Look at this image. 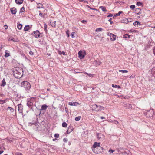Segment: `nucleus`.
Segmentation results:
<instances>
[{
	"mask_svg": "<svg viewBox=\"0 0 155 155\" xmlns=\"http://www.w3.org/2000/svg\"><path fill=\"white\" fill-rule=\"evenodd\" d=\"M11 13L13 14H15L17 12V9L15 7H13L10 9Z\"/></svg>",
	"mask_w": 155,
	"mask_h": 155,
	"instance_id": "9",
	"label": "nucleus"
},
{
	"mask_svg": "<svg viewBox=\"0 0 155 155\" xmlns=\"http://www.w3.org/2000/svg\"><path fill=\"white\" fill-rule=\"evenodd\" d=\"M102 30V29L101 28H97L96 30V31L97 32H99L101 31Z\"/></svg>",
	"mask_w": 155,
	"mask_h": 155,
	"instance_id": "31",
	"label": "nucleus"
},
{
	"mask_svg": "<svg viewBox=\"0 0 155 155\" xmlns=\"http://www.w3.org/2000/svg\"><path fill=\"white\" fill-rule=\"evenodd\" d=\"M22 26V25L21 24H19L17 26L19 30H20L21 29Z\"/></svg>",
	"mask_w": 155,
	"mask_h": 155,
	"instance_id": "24",
	"label": "nucleus"
},
{
	"mask_svg": "<svg viewBox=\"0 0 155 155\" xmlns=\"http://www.w3.org/2000/svg\"><path fill=\"white\" fill-rule=\"evenodd\" d=\"M123 38H130V36L128 34H126L123 35Z\"/></svg>",
	"mask_w": 155,
	"mask_h": 155,
	"instance_id": "23",
	"label": "nucleus"
},
{
	"mask_svg": "<svg viewBox=\"0 0 155 155\" xmlns=\"http://www.w3.org/2000/svg\"><path fill=\"white\" fill-rule=\"evenodd\" d=\"M79 58L81 59H83L86 54L85 51H80L78 53Z\"/></svg>",
	"mask_w": 155,
	"mask_h": 155,
	"instance_id": "3",
	"label": "nucleus"
},
{
	"mask_svg": "<svg viewBox=\"0 0 155 155\" xmlns=\"http://www.w3.org/2000/svg\"><path fill=\"white\" fill-rule=\"evenodd\" d=\"M44 30L45 31H46V30H47V25L45 23H44Z\"/></svg>",
	"mask_w": 155,
	"mask_h": 155,
	"instance_id": "36",
	"label": "nucleus"
},
{
	"mask_svg": "<svg viewBox=\"0 0 155 155\" xmlns=\"http://www.w3.org/2000/svg\"><path fill=\"white\" fill-rule=\"evenodd\" d=\"M155 70V68H153L151 70L152 72L154 74Z\"/></svg>",
	"mask_w": 155,
	"mask_h": 155,
	"instance_id": "53",
	"label": "nucleus"
},
{
	"mask_svg": "<svg viewBox=\"0 0 155 155\" xmlns=\"http://www.w3.org/2000/svg\"><path fill=\"white\" fill-rule=\"evenodd\" d=\"M23 107L21 104L18 105V110L19 113H22L23 111Z\"/></svg>",
	"mask_w": 155,
	"mask_h": 155,
	"instance_id": "7",
	"label": "nucleus"
},
{
	"mask_svg": "<svg viewBox=\"0 0 155 155\" xmlns=\"http://www.w3.org/2000/svg\"><path fill=\"white\" fill-rule=\"evenodd\" d=\"M98 105L95 104L93 106V108H94V110L96 111V110L97 109Z\"/></svg>",
	"mask_w": 155,
	"mask_h": 155,
	"instance_id": "22",
	"label": "nucleus"
},
{
	"mask_svg": "<svg viewBox=\"0 0 155 155\" xmlns=\"http://www.w3.org/2000/svg\"><path fill=\"white\" fill-rule=\"evenodd\" d=\"M114 151H115V150H112V149H109V151H108V152H109L111 153H112L113 152H114Z\"/></svg>",
	"mask_w": 155,
	"mask_h": 155,
	"instance_id": "39",
	"label": "nucleus"
},
{
	"mask_svg": "<svg viewBox=\"0 0 155 155\" xmlns=\"http://www.w3.org/2000/svg\"><path fill=\"white\" fill-rule=\"evenodd\" d=\"M137 5L138 6H140L142 5V3L140 2H138L137 3Z\"/></svg>",
	"mask_w": 155,
	"mask_h": 155,
	"instance_id": "30",
	"label": "nucleus"
},
{
	"mask_svg": "<svg viewBox=\"0 0 155 155\" xmlns=\"http://www.w3.org/2000/svg\"><path fill=\"white\" fill-rule=\"evenodd\" d=\"M116 39V36L114 34V36H111L110 37V40L111 41H114Z\"/></svg>",
	"mask_w": 155,
	"mask_h": 155,
	"instance_id": "21",
	"label": "nucleus"
},
{
	"mask_svg": "<svg viewBox=\"0 0 155 155\" xmlns=\"http://www.w3.org/2000/svg\"><path fill=\"white\" fill-rule=\"evenodd\" d=\"M15 3L18 4H21L23 3V0H15Z\"/></svg>",
	"mask_w": 155,
	"mask_h": 155,
	"instance_id": "14",
	"label": "nucleus"
},
{
	"mask_svg": "<svg viewBox=\"0 0 155 155\" xmlns=\"http://www.w3.org/2000/svg\"><path fill=\"white\" fill-rule=\"evenodd\" d=\"M8 108L10 109V110L11 112H13L14 111V109L10 107H8Z\"/></svg>",
	"mask_w": 155,
	"mask_h": 155,
	"instance_id": "32",
	"label": "nucleus"
},
{
	"mask_svg": "<svg viewBox=\"0 0 155 155\" xmlns=\"http://www.w3.org/2000/svg\"><path fill=\"white\" fill-rule=\"evenodd\" d=\"M69 105L71 106H77L78 105V103L77 102H69L68 103Z\"/></svg>",
	"mask_w": 155,
	"mask_h": 155,
	"instance_id": "10",
	"label": "nucleus"
},
{
	"mask_svg": "<svg viewBox=\"0 0 155 155\" xmlns=\"http://www.w3.org/2000/svg\"><path fill=\"white\" fill-rule=\"evenodd\" d=\"M56 21H50V23L52 27H55V26Z\"/></svg>",
	"mask_w": 155,
	"mask_h": 155,
	"instance_id": "15",
	"label": "nucleus"
},
{
	"mask_svg": "<svg viewBox=\"0 0 155 155\" xmlns=\"http://www.w3.org/2000/svg\"><path fill=\"white\" fill-rule=\"evenodd\" d=\"M123 13V12L121 11H120L118 12V13L115 14L114 16V17H116L117 16H119L120 14Z\"/></svg>",
	"mask_w": 155,
	"mask_h": 155,
	"instance_id": "20",
	"label": "nucleus"
},
{
	"mask_svg": "<svg viewBox=\"0 0 155 155\" xmlns=\"http://www.w3.org/2000/svg\"><path fill=\"white\" fill-rule=\"evenodd\" d=\"M16 71L14 72V75L17 78H20L22 77L23 75V70L21 68H18Z\"/></svg>",
	"mask_w": 155,
	"mask_h": 155,
	"instance_id": "1",
	"label": "nucleus"
},
{
	"mask_svg": "<svg viewBox=\"0 0 155 155\" xmlns=\"http://www.w3.org/2000/svg\"><path fill=\"white\" fill-rule=\"evenodd\" d=\"M48 107V106L46 104H44L41 106V108L40 110V114H44L45 112L46 109Z\"/></svg>",
	"mask_w": 155,
	"mask_h": 155,
	"instance_id": "4",
	"label": "nucleus"
},
{
	"mask_svg": "<svg viewBox=\"0 0 155 155\" xmlns=\"http://www.w3.org/2000/svg\"><path fill=\"white\" fill-rule=\"evenodd\" d=\"M3 94H0V97L3 96Z\"/></svg>",
	"mask_w": 155,
	"mask_h": 155,
	"instance_id": "64",
	"label": "nucleus"
},
{
	"mask_svg": "<svg viewBox=\"0 0 155 155\" xmlns=\"http://www.w3.org/2000/svg\"><path fill=\"white\" fill-rule=\"evenodd\" d=\"M139 24L140 25V23H139L138 21H136L134 22L133 23V25L135 26H138V25Z\"/></svg>",
	"mask_w": 155,
	"mask_h": 155,
	"instance_id": "18",
	"label": "nucleus"
},
{
	"mask_svg": "<svg viewBox=\"0 0 155 155\" xmlns=\"http://www.w3.org/2000/svg\"><path fill=\"white\" fill-rule=\"evenodd\" d=\"M100 134L99 133H97V137L98 138H100V137H99L100 135Z\"/></svg>",
	"mask_w": 155,
	"mask_h": 155,
	"instance_id": "56",
	"label": "nucleus"
},
{
	"mask_svg": "<svg viewBox=\"0 0 155 155\" xmlns=\"http://www.w3.org/2000/svg\"><path fill=\"white\" fill-rule=\"evenodd\" d=\"M33 103L31 102V101H28L27 102V105L29 107H30L32 106L33 105Z\"/></svg>",
	"mask_w": 155,
	"mask_h": 155,
	"instance_id": "13",
	"label": "nucleus"
},
{
	"mask_svg": "<svg viewBox=\"0 0 155 155\" xmlns=\"http://www.w3.org/2000/svg\"><path fill=\"white\" fill-rule=\"evenodd\" d=\"M115 124H119V122L117 121H115Z\"/></svg>",
	"mask_w": 155,
	"mask_h": 155,
	"instance_id": "63",
	"label": "nucleus"
},
{
	"mask_svg": "<svg viewBox=\"0 0 155 155\" xmlns=\"http://www.w3.org/2000/svg\"><path fill=\"white\" fill-rule=\"evenodd\" d=\"M40 33L38 30L34 31L32 33L33 35L36 38H38L40 36Z\"/></svg>",
	"mask_w": 155,
	"mask_h": 155,
	"instance_id": "6",
	"label": "nucleus"
},
{
	"mask_svg": "<svg viewBox=\"0 0 155 155\" xmlns=\"http://www.w3.org/2000/svg\"><path fill=\"white\" fill-rule=\"evenodd\" d=\"M153 51L154 55H155V46L153 47Z\"/></svg>",
	"mask_w": 155,
	"mask_h": 155,
	"instance_id": "51",
	"label": "nucleus"
},
{
	"mask_svg": "<svg viewBox=\"0 0 155 155\" xmlns=\"http://www.w3.org/2000/svg\"><path fill=\"white\" fill-rule=\"evenodd\" d=\"M25 11V8L24 7H22L20 9V13H22L24 12Z\"/></svg>",
	"mask_w": 155,
	"mask_h": 155,
	"instance_id": "26",
	"label": "nucleus"
},
{
	"mask_svg": "<svg viewBox=\"0 0 155 155\" xmlns=\"http://www.w3.org/2000/svg\"><path fill=\"white\" fill-rule=\"evenodd\" d=\"M100 143H99L97 142H95L93 145V147L94 148H97V147H99L100 148H101L102 150L103 149V148L102 147H100Z\"/></svg>",
	"mask_w": 155,
	"mask_h": 155,
	"instance_id": "8",
	"label": "nucleus"
},
{
	"mask_svg": "<svg viewBox=\"0 0 155 155\" xmlns=\"http://www.w3.org/2000/svg\"><path fill=\"white\" fill-rule=\"evenodd\" d=\"M113 16V15L111 14H110L107 17H112Z\"/></svg>",
	"mask_w": 155,
	"mask_h": 155,
	"instance_id": "54",
	"label": "nucleus"
},
{
	"mask_svg": "<svg viewBox=\"0 0 155 155\" xmlns=\"http://www.w3.org/2000/svg\"><path fill=\"white\" fill-rule=\"evenodd\" d=\"M5 57H7L9 56L10 55V54L9 53V51L7 50H5Z\"/></svg>",
	"mask_w": 155,
	"mask_h": 155,
	"instance_id": "12",
	"label": "nucleus"
},
{
	"mask_svg": "<svg viewBox=\"0 0 155 155\" xmlns=\"http://www.w3.org/2000/svg\"><path fill=\"white\" fill-rule=\"evenodd\" d=\"M132 20H133L132 18H126L122 20L121 22L127 24L129 22H131Z\"/></svg>",
	"mask_w": 155,
	"mask_h": 155,
	"instance_id": "5",
	"label": "nucleus"
},
{
	"mask_svg": "<svg viewBox=\"0 0 155 155\" xmlns=\"http://www.w3.org/2000/svg\"><path fill=\"white\" fill-rule=\"evenodd\" d=\"M66 34L67 35V37H68L69 36V31L68 30H67L66 32Z\"/></svg>",
	"mask_w": 155,
	"mask_h": 155,
	"instance_id": "38",
	"label": "nucleus"
},
{
	"mask_svg": "<svg viewBox=\"0 0 155 155\" xmlns=\"http://www.w3.org/2000/svg\"><path fill=\"white\" fill-rule=\"evenodd\" d=\"M112 19V18H110V19H109V20H108V21L110 22V24H111H111H112V23H113V22H112V21H111Z\"/></svg>",
	"mask_w": 155,
	"mask_h": 155,
	"instance_id": "45",
	"label": "nucleus"
},
{
	"mask_svg": "<svg viewBox=\"0 0 155 155\" xmlns=\"http://www.w3.org/2000/svg\"><path fill=\"white\" fill-rule=\"evenodd\" d=\"M104 109V107L101 106L100 105H98L97 109L96 110V111H101V110H103Z\"/></svg>",
	"mask_w": 155,
	"mask_h": 155,
	"instance_id": "11",
	"label": "nucleus"
},
{
	"mask_svg": "<svg viewBox=\"0 0 155 155\" xmlns=\"http://www.w3.org/2000/svg\"><path fill=\"white\" fill-rule=\"evenodd\" d=\"M88 8H90V9H92V10H96V11H97V10L95 9V8H91L89 6H88Z\"/></svg>",
	"mask_w": 155,
	"mask_h": 155,
	"instance_id": "47",
	"label": "nucleus"
},
{
	"mask_svg": "<svg viewBox=\"0 0 155 155\" xmlns=\"http://www.w3.org/2000/svg\"><path fill=\"white\" fill-rule=\"evenodd\" d=\"M29 54L31 55H34L33 52L32 51L29 52Z\"/></svg>",
	"mask_w": 155,
	"mask_h": 155,
	"instance_id": "50",
	"label": "nucleus"
},
{
	"mask_svg": "<svg viewBox=\"0 0 155 155\" xmlns=\"http://www.w3.org/2000/svg\"><path fill=\"white\" fill-rule=\"evenodd\" d=\"M100 8L103 11H106V8L103 6H101L100 7Z\"/></svg>",
	"mask_w": 155,
	"mask_h": 155,
	"instance_id": "27",
	"label": "nucleus"
},
{
	"mask_svg": "<svg viewBox=\"0 0 155 155\" xmlns=\"http://www.w3.org/2000/svg\"><path fill=\"white\" fill-rule=\"evenodd\" d=\"M78 1L80 2H83L84 3L87 2L86 1H84V0H78Z\"/></svg>",
	"mask_w": 155,
	"mask_h": 155,
	"instance_id": "57",
	"label": "nucleus"
},
{
	"mask_svg": "<svg viewBox=\"0 0 155 155\" xmlns=\"http://www.w3.org/2000/svg\"><path fill=\"white\" fill-rule=\"evenodd\" d=\"M59 136V134H55L54 135V137L55 138H58Z\"/></svg>",
	"mask_w": 155,
	"mask_h": 155,
	"instance_id": "42",
	"label": "nucleus"
},
{
	"mask_svg": "<svg viewBox=\"0 0 155 155\" xmlns=\"http://www.w3.org/2000/svg\"><path fill=\"white\" fill-rule=\"evenodd\" d=\"M39 12H40L39 15L41 17H44V15H43L41 12H40V11H39Z\"/></svg>",
	"mask_w": 155,
	"mask_h": 155,
	"instance_id": "40",
	"label": "nucleus"
},
{
	"mask_svg": "<svg viewBox=\"0 0 155 155\" xmlns=\"http://www.w3.org/2000/svg\"><path fill=\"white\" fill-rule=\"evenodd\" d=\"M2 84H1V86L4 87L6 85V82L5 79H3L2 81Z\"/></svg>",
	"mask_w": 155,
	"mask_h": 155,
	"instance_id": "16",
	"label": "nucleus"
},
{
	"mask_svg": "<svg viewBox=\"0 0 155 155\" xmlns=\"http://www.w3.org/2000/svg\"><path fill=\"white\" fill-rule=\"evenodd\" d=\"M30 26L29 25H26L24 28V30L25 31H28L29 28Z\"/></svg>",
	"mask_w": 155,
	"mask_h": 155,
	"instance_id": "17",
	"label": "nucleus"
},
{
	"mask_svg": "<svg viewBox=\"0 0 155 155\" xmlns=\"http://www.w3.org/2000/svg\"><path fill=\"white\" fill-rule=\"evenodd\" d=\"M134 78V77L132 75L130 76V78Z\"/></svg>",
	"mask_w": 155,
	"mask_h": 155,
	"instance_id": "62",
	"label": "nucleus"
},
{
	"mask_svg": "<svg viewBox=\"0 0 155 155\" xmlns=\"http://www.w3.org/2000/svg\"><path fill=\"white\" fill-rule=\"evenodd\" d=\"M97 148H94L93 147V148L92 149V150L93 151L94 153H99L98 151H97L96 150V149H97Z\"/></svg>",
	"mask_w": 155,
	"mask_h": 155,
	"instance_id": "19",
	"label": "nucleus"
},
{
	"mask_svg": "<svg viewBox=\"0 0 155 155\" xmlns=\"http://www.w3.org/2000/svg\"><path fill=\"white\" fill-rule=\"evenodd\" d=\"M119 72H122V73H127L128 72V71L126 70H119Z\"/></svg>",
	"mask_w": 155,
	"mask_h": 155,
	"instance_id": "25",
	"label": "nucleus"
},
{
	"mask_svg": "<svg viewBox=\"0 0 155 155\" xmlns=\"http://www.w3.org/2000/svg\"><path fill=\"white\" fill-rule=\"evenodd\" d=\"M112 86L113 87H115V88H117V85H114L113 84H112Z\"/></svg>",
	"mask_w": 155,
	"mask_h": 155,
	"instance_id": "49",
	"label": "nucleus"
},
{
	"mask_svg": "<svg viewBox=\"0 0 155 155\" xmlns=\"http://www.w3.org/2000/svg\"><path fill=\"white\" fill-rule=\"evenodd\" d=\"M4 47V45H0V49H1L0 50H1L2 48H3Z\"/></svg>",
	"mask_w": 155,
	"mask_h": 155,
	"instance_id": "55",
	"label": "nucleus"
},
{
	"mask_svg": "<svg viewBox=\"0 0 155 155\" xmlns=\"http://www.w3.org/2000/svg\"><path fill=\"white\" fill-rule=\"evenodd\" d=\"M101 119H105V117H103V116H102V117H101Z\"/></svg>",
	"mask_w": 155,
	"mask_h": 155,
	"instance_id": "59",
	"label": "nucleus"
},
{
	"mask_svg": "<svg viewBox=\"0 0 155 155\" xmlns=\"http://www.w3.org/2000/svg\"><path fill=\"white\" fill-rule=\"evenodd\" d=\"M21 87L25 88L26 90H28L31 87L30 83L26 81H24L21 83Z\"/></svg>",
	"mask_w": 155,
	"mask_h": 155,
	"instance_id": "2",
	"label": "nucleus"
},
{
	"mask_svg": "<svg viewBox=\"0 0 155 155\" xmlns=\"http://www.w3.org/2000/svg\"><path fill=\"white\" fill-rule=\"evenodd\" d=\"M5 103V100H0V104H2L4 103Z\"/></svg>",
	"mask_w": 155,
	"mask_h": 155,
	"instance_id": "33",
	"label": "nucleus"
},
{
	"mask_svg": "<svg viewBox=\"0 0 155 155\" xmlns=\"http://www.w3.org/2000/svg\"><path fill=\"white\" fill-rule=\"evenodd\" d=\"M108 35L110 37H111V36H114V34H112L111 33H108Z\"/></svg>",
	"mask_w": 155,
	"mask_h": 155,
	"instance_id": "43",
	"label": "nucleus"
},
{
	"mask_svg": "<svg viewBox=\"0 0 155 155\" xmlns=\"http://www.w3.org/2000/svg\"><path fill=\"white\" fill-rule=\"evenodd\" d=\"M140 8H136V10L137 12L139 11L140 10Z\"/></svg>",
	"mask_w": 155,
	"mask_h": 155,
	"instance_id": "48",
	"label": "nucleus"
},
{
	"mask_svg": "<svg viewBox=\"0 0 155 155\" xmlns=\"http://www.w3.org/2000/svg\"><path fill=\"white\" fill-rule=\"evenodd\" d=\"M87 21L86 20H83L81 21V22L83 23H85L87 22Z\"/></svg>",
	"mask_w": 155,
	"mask_h": 155,
	"instance_id": "52",
	"label": "nucleus"
},
{
	"mask_svg": "<svg viewBox=\"0 0 155 155\" xmlns=\"http://www.w3.org/2000/svg\"><path fill=\"white\" fill-rule=\"evenodd\" d=\"M62 127H67V123L65 122H63L62 124Z\"/></svg>",
	"mask_w": 155,
	"mask_h": 155,
	"instance_id": "28",
	"label": "nucleus"
},
{
	"mask_svg": "<svg viewBox=\"0 0 155 155\" xmlns=\"http://www.w3.org/2000/svg\"><path fill=\"white\" fill-rule=\"evenodd\" d=\"M3 151L0 150V155L2 153H3Z\"/></svg>",
	"mask_w": 155,
	"mask_h": 155,
	"instance_id": "61",
	"label": "nucleus"
},
{
	"mask_svg": "<svg viewBox=\"0 0 155 155\" xmlns=\"http://www.w3.org/2000/svg\"><path fill=\"white\" fill-rule=\"evenodd\" d=\"M130 7L131 9L133 10L135 8V6L134 5H132L130 6Z\"/></svg>",
	"mask_w": 155,
	"mask_h": 155,
	"instance_id": "35",
	"label": "nucleus"
},
{
	"mask_svg": "<svg viewBox=\"0 0 155 155\" xmlns=\"http://www.w3.org/2000/svg\"><path fill=\"white\" fill-rule=\"evenodd\" d=\"M16 155H23L20 152L17 153H16Z\"/></svg>",
	"mask_w": 155,
	"mask_h": 155,
	"instance_id": "46",
	"label": "nucleus"
},
{
	"mask_svg": "<svg viewBox=\"0 0 155 155\" xmlns=\"http://www.w3.org/2000/svg\"><path fill=\"white\" fill-rule=\"evenodd\" d=\"M59 54H63V55H65V53L64 51H62V52L60 51L59 52Z\"/></svg>",
	"mask_w": 155,
	"mask_h": 155,
	"instance_id": "37",
	"label": "nucleus"
},
{
	"mask_svg": "<svg viewBox=\"0 0 155 155\" xmlns=\"http://www.w3.org/2000/svg\"><path fill=\"white\" fill-rule=\"evenodd\" d=\"M81 118V116H78V117H75V120L76 121H78L80 120Z\"/></svg>",
	"mask_w": 155,
	"mask_h": 155,
	"instance_id": "29",
	"label": "nucleus"
},
{
	"mask_svg": "<svg viewBox=\"0 0 155 155\" xmlns=\"http://www.w3.org/2000/svg\"><path fill=\"white\" fill-rule=\"evenodd\" d=\"M117 87L118 89H120L121 88V87L120 86H119V85H117Z\"/></svg>",
	"mask_w": 155,
	"mask_h": 155,
	"instance_id": "58",
	"label": "nucleus"
},
{
	"mask_svg": "<svg viewBox=\"0 0 155 155\" xmlns=\"http://www.w3.org/2000/svg\"><path fill=\"white\" fill-rule=\"evenodd\" d=\"M38 6L37 7V8H42V4H41L40 3H39L38 4Z\"/></svg>",
	"mask_w": 155,
	"mask_h": 155,
	"instance_id": "34",
	"label": "nucleus"
},
{
	"mask_svg": "<svg viewBox=\"0 0 155 155\" xmlns=\"http://www.w3.org/2000/svg\"><path fill=\"white\" fill-rule=\"evenodd\" d=\"M11 40H12V41H16L15 40V39L14 38H12V39H11Z\"/></svg>",
	"mask_w": 155,
	"mask_h": 155,
	"instance_id": "60",
	"label": "nucleus"
},
{
	"mask_svg": "<svg viewBox=\"0 0 155 155\" xmlns=\"http://www.w3.org/2000/svg\"><path fill=\"white\" fill-rule=\"evenodd\" d=\"M68 140L66 138H64L63 141L64 142H66Z\"/></svg>",
	"mask_w": 155,
	"mask_h": 155,
	"instance_id": "44",
	"label": "nucleus"
},
{
	"mask_svg": "<svg viewBox=\"0 0 155 155\" xmlns=\"http://www.w3.org/2000/svg\"><path fill=\"white\" fill-rule=\"evenodd\" d=\"M74 34H75V32H73L71 33V35L72 37V38L74 37Z\"/></svg>",
	"mask_w": 155,
	"mask_h": 155,
	"instance_id": "41",
	"label": "nucleus"
}]
</instances>
